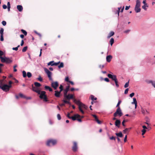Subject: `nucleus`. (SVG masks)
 Masks as SVG:
<instances>
[{
  "mask_svg": "<svg viewBox=\"0 0 155 155\" xmlns=\"http://www.w3.org/2000/svg\"><path fill=\"white\" fill-rule=\"evenodd\" d=\"M3 81V80H0V88L4 91H9L10 88L11 87L12 85H8L7 84H4Z\"/></svg>",
  "mask_w": 155,
  "mask_h": 155,
  "instance_id": "f257e3e1",
  "label": "nucleus"
},
{
  "mask_svg": "<svg viewBox=\"0 0 155 155\" xmlns=\"http://www.w3.org/2000/svg\"><path fill=\"white\" fill-rule=\"evenodd\" d=\"M46 92L44 91H40V93L38 94H40L39 97L40 99H43L45 102H47L48 101L46 95L45 94Z\"/></svg>",
  "mask_w": 155,
  "mask_h": 155,
  "instance_id": "f03ea898",
  "label": "nucleus"
},
{
  "mask_svg": "<svg viewBox=\"0 0 155 155\" xmlns=\"http://www.w3.org/2000/svg\"><path fill=\"white\" fill-rule=\"evenodd\" d=\"M1 61L2 63H5L7 64H9L12 62V58H9L5 57L3 58L2 56H0Z\"/></svg>",
  "mask_w": 155,
  "mask_h": 155,
  "instance_id": "7ed1b4c3",
  "label": "nucleus"
},
{
  "mask_svg": "<svg viewBox=\"0 0 155 155\" xmlns=\"http://www.w3.org/2000/svg\"><path fill=\"white\" fill-rule=\"evenodd\" d=\"M57 141L55 140L50 139L48 140L47 142V145L48 146H51L54 145L56 144Z\"/></svg>",
  "mask_w": 155,
  "mask_h": 155,
  "instance_id": "20e7f679",
  "label": "nucleus"
},
{
  "mask_svg": "<svg viewBox=\"0 0 155 155\" xmlns=\"http://www.w3.org/2000/svg\"><path fill=\"white\" fill-rule=\"evenodd\" d=\"M44 71L48 75V76L49 78V80H52V79L51 78V72L49 71L48 69L46 68H45Z\"/></svg>",
  "mask_w": 155,
  "mask_h": 155,
  "instance_id": "39448f33",
  "label": "nucleus"
},
{
  "mask_svg": "<svg viewBox=\"0 0 155 155\" xmlns=\"http://www.w3.org/2000/svg\"><path fill=\"white\" fill-rule=\"evenodd\" d=\"M44 71L48 75V76L49 78V80H52V79L51 78V72L49 71L48 69L46 68H45Z\"/></svg>",
  "mask_w": 155,
  "mask_h": 155,
  "instance_id": "423d86ee",
  "label": "nucleus"
},
{
  "mask_svg": "<svg viewBox=\"0 0 155 155\" xmlns=\"http://www.w3.org/2000/svg\"><path fill=\"white\" fill-rule=\"evenodd\" d=\"M67 116L68 118H71L73 120H76L77 118L80 117V115L78 114H75L74 116L71 117L70 116V113H68Z\"/></svg>",
  "mask_w": 155,
  "mask_h": 155,
  "instance_id": "0eeeda50",
  "label": "nucleus"
},
{
  "mask_svg": "<svg viewBox=\"0 0 155 155\" xmlns=\"http://www.w3.org/2000/svg\"><path fill=\"white\" fill-rule=\"evenodd\" d=\"M117 115H118L120 116H121L122 115V113L120 107H119L117 110L116 112L114 113V116L116 117Z\"/></svg>",
  "mask_w": 155,
  "mask_h": 155,
  "instance_id": "6e6552de",
  "label": "nucleus"
},
{
  "mask_svg": "<svg viewBox=\"0 0 155 155\" xmlns=\"http://www.w3.org/2000/svg\"><path fill=\"white\" fill-rule=\"evenodd\" d=\"M74 102L76 103L79 107H85V105L81 102L79 100H77L76 99H74Z\"/></svg>",
  "mask_w": 155,
  "mask_h": 155,
  "instance_id": "1a4fd4ad",
  "label": "nucleus"
},
{
  "mask_svg": "<svg viewBox=\"0 0 155 155\" xmlns=\"http://www.w3.org/2000/svg\"><path fill=\"white\" fill-rule=\"evenodd\" d=\"M51 86L54 90H56L58 86V82H53L51 83Z\"/></svg>",
  "mask_w": 155,
  "mask_h": 155,
  "instance_id": "9d476101",
  "label": "nucleus"
},
{
  "mask_svg": "<svg viewBox=\"0 0 155 155\" xmlns=\"http://www.w3.org/2000/svg\"><path fill=\"white\" fill-rule=\"evenodd\" d=\"M16 98L17 99H18L19 98V97L27 99H30V98H27L23 94L21 93H20L18 95H16L15 96Z\"/></svg>",
  "mask_w": 155,
  "mask_h": 155,
  "instance_id": "9b49d317",
  "label": "nucleus"
},
{
  "mask_svg": "<svg viewBox=\"0 0 155 155\" xmlns=\"http://www.w3.org/2000/svg\"><path fill=\"white\" fill-rule=\"evenodd\" d=\"M107 76L109 78L111 79L113 81H114L117 79V76L116 75H112L110 74H108Z\"/></svg>",
  "mask_w": 155,
  "mask_h": 155,
  "instance_id": "f8f14e48",
  "label": "nucleus"
},
{
  "mask_svg": "<svg viewBox=\"0 0 155 155\" xmlns=\"http://www.w3.org/2000/svg\"><path fill=\"white\" fill-rule=\"evenodd\" d=\"M90 98L92 100V101L91 102V104H93L94 103H96V101L97 100V98L96 97H95L94 95H91L90 96Z\"/></svg>",
  "mask_w": 155,
  "mask_h": 155,
  "instance_id": "ddd939ff",
  "label": "nucleus"
},
{
  "mask_svg": "<svg viewBox=\"0 0 155 155\" xmlns=\"http://www.w3.org/2000/svg\"><path fill=\"white\" fill-rule=\"evenodd\" d=\"M32 87L33 91L36 92L38 94H39L40 91L38 89L37 87L34 86L33 84L32 85Z\"/></svg>",
  "mask_w": 155,
  "mask_h": 155,
  "instance_id": "4468645a",
  "label": "nucleus"
},
{
  "mask_svg": "<svg viewBox=\"0 0 155 155\" xmlns=\"http://www.w3.org/2000/svg\"><path fill=\"white\" fill-rule=\"evenodd\" d=\"M64 96L65 98L68 100L73 99V95L72 94H68L67 95V94H66V95H64Z\"/></svg>",
  "mask_w": 155,
  "mask_h": 155,
  "instance_id": "2eb2a0df",
  "label": "nucleus"
},
{
  "mask_svg": "<svg viewBox=\"0 0 155 155\" xmlns=\"http://www.w3.org/2000/svg\"><path fill=\"white\" fill-rule=\"evenodd\" d=\"M78 149L77 143L76 142H74V145L72 147V149L73 151L75 152L77 151Z\"/></svg>",
  "mask_w": 155,
  "mask_h": 155,
  "instance_id": "dca6fc26",
  "label": "nucleus"
},
{
  "mask_svg": "<svg viewBox=\"0 0 155 155\" xmlns=\"http://www.w3.org/2000/svg\"><path fill=\"white\" fill-rule=\"evenodd\" d=\"M142 112L143 114H147L149 113V111L146 109L141 108Z\"/></svg>",
  "mask_w": 155,
  "mask_h": 155,
  "instance_id": "f3484780",
  "label": "nucleus"
},
{
  "mask_svg": "<svg viewBox=\"0 0 155 155\" xmlns=\"http://www.w3.org/2000/svg\"><path fill=\"white\" fill-rule=\"evenodd\" d=\"M112 58V56L111 55H109L108 56H107L106 57V60L108 62H109L110 61L111 59Z\"/></svg>",
  "mask_w": 155,
  "mask_h": 155,
  "instance_id": "a211bd4d",
  "label": "nucleus"
},
{
  "mask_svg": "<svg viewBox=\"0 0 155 155\" xmlns=\"http://www.w3.org/2000/svg\"><path fill=\"white\" fill-rule=\"evenodd\" d=\"M79 110L83 114L84 113V110L87 109L86 107H79Z\"/></svg>",
  "mask_w": 155,
  "mask_h": 155,
  "instance_id": "6ab92c4d",
  "label": "nucleus"
},
{
  "mask_svg": "<svg viewBox=\"0 0 155 155\" xmlns=\"http://www.w3.org/2000/svg\"><path fill=\"white\" fill-rule=\"evenodd\" d=\"M70 88V86L69 85L67 86L65 89L64 90V95H66L67 94L68 91H69Z\"/></svg>",
  "mask_w": 155,
  "mask_h": 155,
  "instance_id": "aec40b11",
  "label": "nucleus"
},
{
  "mask_svg": "<svg viewBox=\"0 0 155 155\" xmlns=\"http://www.w3.org/2000/svg\"><path fill=\"white\" fill-rule=\"evenodd\" d=\"M140 0H137L136 1V5L135 7H140Z\"/></svg>",
  "mask_w": 155,
  "mask_h": 155,
  "instance_id": "412c9836",
  "label": "nucleus"
},
{
  "mask_svg": "<svg viewBox=\"0 0 155 155\" xmlns=\"http://www.w3.org/2000/svg\"><path fill=\"white\" fill-rule=\"evenodd\" d=\"M114 34V31H111L109 34L107 36V38L108 39L110 38L111 37L113 36Z\"/></svg>",
  "mask_w": 155,
  "mask_h": 155,
  "instance_id": "4be33fe9",
  "label": "nucleus"
},
{
  "mask_svg": "<svg viewBox=\"0 0 155 155\" xmlns=\"http://www.w3.org/2000/svg\"><path fill=\"white\" fill-rule=\"evenodd\" d=\"M18 10L20 12H22L23 10V7L21 5H18L17 6Z\"/></svg>",
  "mask_w": 155,
  "mask_h": 155,
  "instance_id": "5701e85b",
  "label": "nucleus"
},
{
  "mask_svg": "<svg viewBox=\"0 0 155 155\" xmlns=\"http://www.w3.org/2000/svg\"><path fill=\"white\" fill-rule=\"evenodd\" d=\"M132 103L135 104V107H137V102L135 98L134 97L133 98V102H132Z\"/></svg>",
  "mask_w": 155,
  "mask_h": 155,
  "instance_id": "b1692460",
  "label": "nucleus"
},
{
  "mask_svg": "<svg viewBox=\"0 0 155 155\" xmlns=\"http://www.w3.org/2000/svg\"><path fill=\"white\" fill-rule=\"evenodd\" d=\"M45 88L46 90H48L50 91H53L52 89L48 86H45Z\"/></svg>",
  "mask_w": 155,
  "mask_h": 155,
  "instance_id": "393cba45",
  "label": "nucleus"
},
{
  "mask_svg": "<svg viewBox=\"0 0 155 155\" xmlns=\"http://www.w3.org/2000/svg\"><path fill=\"white\" fill-rule=\"evenodd\" d=\"M134 10L136 12L138 13L140 12L141 9L140 7H137V8H136V7H135Z\"/></svg>",
  "mask_w": 155,
  "mask_h": 155,
  "instance_id": "a878e982",
  "label": "nucleus"
},
{
  "mask_svg": "<svg viewBox=\"0 0 155 155\" xmlns=\"http://www.w3.org/2000/svg\"><path fill=\"white\" fill-rule=\"evenodd\" d=\"M60 92H59L58 91H55V94L54 95L57 97H58L60 96Z\"/></svg>",
  "mask_w": 155,
  "mask_h": 155,
  "instance_id": "bb28decb",
  "label": "nucleus"
},
{
  "mask_svg": "<svg viewBox=\"0 0 155 155\" xmlns=\"http://www.w3.org/2000/svg\"><path fill=\"white\" fill-rule=\"evenodd\" d=\"M120 123V120H117L115 121V125L117 127H119Z\"/></svg>",
  "mask_w": 155,
  "mask_h": 155,
  "instance_id": "cd10ccee",
  "label": "nucleus"
},
{
  "mask_svg": "<svg viewBox=\"0 0 155 155\" xmlns=\"http://www.w3.org/2000/svg\"><path fill=\"white\" fill-rule=\"evenodd\" d=\"M34 85L37 87H40L41 85L40 83L37 82H35L34 83Z\"/></svg>",
  "mask_w": 155,
  "mask_h": 155,
  "instance_id": "c85d7f7f",
  "label": "nucleus"
},
{
  "mask_svg": "<svg viewBox=\"0 0 155 155\" xmlns=\"http://www.w3.org/2000/svg\"><path fill=\"white\" fill-rule=\"evenodd\" d=\"M131 127L129 128H126L123 131V133H126L128 132L129 130L131 129Z\"/></svg>",
  "mask_w": 155,
  "mask_h": 155,
  "instance_id": "c756f323",
  "label": "nucleus"
},
{
  "mask_svg": "<svg viewBox=\"0 0 155 155\" xmlns=\"http://www.w3.org/2000/svg\"><path fill=\"white\" fill-rule=\"evenodd\" d=\"M116 134L118 137H123V134L121 132L116 133Z\"/></svg>",
  "mask_w": 155,
  "mask_h": 155,
  "instance_id": "7c9ffc66",
  "label": "nucleus"
},
{
  "mask_svg": "<svg viewBox=\"0 0 155 155\" xmlns=\"http://www.w3.org/2000/svg\"><path fill=\"white\" fill-rule=\"evenodd\" d=\"M69 102L68 101L64 100L63 101V103L61 104L60 105L63 106L64 105V104H69Z\"/></svg>",
  "mask_w": 155,
  "mask_h": 155,
  "instance_id": "2f4dec72",
  "label": "nucleus"
},
{
  "mask_svg": "<svg viewBox=\"0 0 155 155\" xmlns=\"http://www.w3.org/2000/svg\"><path fill=\"white\" fill-rule=\"evenodd\" d=\"M22 75L23 78H25L27 77V74L26 72L25 71H23L22 72Z\"/></svg>",
  "mask_w": 155,
  "mask_h": 155,
  "instance_id": "473e14b6",
  "label": "nucleus"
},
{
  "mask_svg": "<svg viewBox=\"0 0 155 155\" xmlns=\"http://www.w3.org/2000/svg\"><path fill=\"white\" fill-rule=\"evenodd\" d=\"M114 42V39L113 38H111L110 40V44L112 46V45L113 44Z\"/></svg>",
  "mask_w": 155,
  "mask_h": 155,
  "instance_id": "72a5a7b5",
  "label": "nucleus"
},
{
  "mask_svg": "<svg viewBox=\"0 0 155 155\" xmlns=\"http://www.w3.org/2000/svg\"><path fill=\"white\" fill-rule=\"evenodd\" d=\"M64 66V64L63 62H61L60 64L58 66V68H63Z\"/></svg>",
  "mask_w": 155,
  "mask_h": 155,
  "instance_id": "f704fd0d",
  "label": "nucleus"
},
{
  "mask_svg": "<svg viewBox=\"0 0 155 155\" xmlns=\"http://www.w3.org/2000/svg\"><path fill=\"white\" fill-rule=\"evenodd\" d=\"M27 76L28 78H30L32 76V74L30 72H28L27 73Z\"/></svg>",
  "mask_w": 155,
  "mask_h": 155,
  "instance_id": "c9c22d12",
  "label": "nucleus"
},
{
  "mask_svg": "<svg viewBox=\"0 0 155 155\" xmlns=\"http://www.w3.org/2000/svg\"><path fill=\"white\" fill-rule=\"evenodd\" d=\"M7 7L8 9V11H9L10 10V8H11L10 4L9 2H8L7 3Z\"/></svg>",
  "mask_w": 155,
  "mask_h": 155,
  "instance_id": "e433bc0d",
  "label": "nucleus"
},
{
  "mask_svg": "<svg viewBox=\"0 0 155 155\" xmlns=\"http://www.w3.org/2000/svg\"><path fill=\"white\" fill-rule=\"evenodd\" d=\"M21 31L22 33L24 34L26 36L27 35V33L25 30L23 29H21Z\"/></svg>",
  "mask_w": 155,
  "mask_h": 155,
  "instance_id": "4c0bfd02",
  "label": "nucleus"
},
{
  "mask_svg": "<svg viewBox=\"0 0 155 155\" xmlns=\"http://www.w3.org/2000/svg\"><path fill=\"white\" fill-rule=\"evenodd\" d=\"M4 29L2 28H1L0 30V33L1 35H3V32H4Z\"/></svg>",
  "mask_w": 155,
  "mask_h": 155,
  "instance_id": "58836bf2",
  "label": "nucleus"
},
{
  "mask_svg": "<svg viewBox=\"0 0 155 155\" xmlns=\"http://www.w3.org/2000/svg\"><path fill=\"white\" fill-rule=\"evenodd\" d=\"M114 81L115 83V85H116V87H119V84H118V81L117 80H117H115Z\"/></svg>",
  "mask_w": 155,
  "mask_h": 155,
  "instance_id": "ea45409f",
  "label": "nucleus"
},
{
  "mask_svg": "<svg viewBox=\"0 0 155 155\" xmlns=\"http://www.w3.org/2000/svg\"><path fill=\"white\" fill-rule=\"evenodd\" d=\"M28 47L27 46H25L24 47L22 50L23 52H25L27 49Z\"/></svg>",
  "mask_w": 155,
  "mask_h": 155,
  "instance_id": "a19ab883",
  "label": "nucleus"
},
{
  "mask_svg": "<svg viewBox=\"0 0 155 155\" xmlns=\"http://www.w3.org/2000/svg\"><path fill=\"white\" fill-rule=\"evenodd\" d=\"M145 81L148 84H152L153 82V81L151 80H147Z\"/></svg>",
  "mask_w": 155,
  "mask_h": 155,
  "instance_id": "79ce46f5",
  "label": "nucleus"
},
{
  "mask_svg": "<svg viewBox=\"0 0 155 155\" xmlns=\"http://www.w3.org/2000/svg\"><path fill=\"white\" fill-rule=\"evenodd\" d=\"M129 81H128L127 83H126L124 86V87L125 88H126L128 87L129 86Z\"/></svg>",
  "mask_w": 155,
  "mask_h": 155,
  "instance_id": "37998d69",
  "label": "nucleus"
},
{
  "mask_svg": "<svg viewBox=\"0 0 155 155\" xmlns=\"http://www.w3.org/2000/svg\"><path fill=\"white\" fill-rule=\"evenodd\" d=\"M20 47V45H18L17 47L15 48H13L12 49L13 50H15V51H17L18 50V48Z\"/></svg>",
  "mask_w": 155,
  "mask_h": 155,
  "instance_id": "c03bdc74",
  "label": "nucleus"
},
{
  "mask_svg": "<svg viewBox=\"0 0 155 155\" xmlns=\"http://www.w3.org/2000/svg\"><path fill=\"white\" fill-rule=\"evenodd\" d=\"M37 79L40 81H42L43 79L40 76H39L38 78H37Z\"/></svg>",
  "mask_w": 155,
  "mask_h": 155,
  "instance_id": "a18cd8bd",
  "label": "nucleus"
},
{
  "mask_svg": "<svg viewBox=\"0 0 155 155\" xmlns=\"http://www.w3.org/2000/svg\"><path fill=\"white\" fill-rule=\"evenodd\" d=\"M54 62V61H51L48 63V65L49 66L51 65V66H53L52 64Z\"/></svg>",
  "mask_w": 155,
  "mask_h": 155,
  "instance_id": "49530a36",
  "label": "nucleus"
},
{
  "mask_svg": "<svg viewBox=\"0 0 155 155\" xmlns=\"http://www.w3.org/2000/svg\"><path fill=\"white\" fill-rule=\"evenodd\" d=\"M95 120L98 124H101V122L99 121L97 118V117H96L95 119Z\"/></svg>",
  "mask_w": 155,
  "mask_h": 155,
  "instance_id": "de8ad7c7",
  "label": "nucleus"
},
{
  "mask_svg": "<svg viewBox=\"0 0 155 155\" xmlns=\"http://www.w3.org/2000/svg\"><path fill=\"white\" fill-rule=\"evenodd\" d=\"M17 67V66L16 64L13 67L14 68V72H16L17 71V70L15 68Z\"/></svg>",
  "mask_w": 155,
  "mask_h": 155,
  "instance_id": "09e8293b",
  "label": "nucleus"
},
{
  "mask_svg": "<svg viewBox=\"0 0 155 155\" xmlns=\"http://www.w3.org/2000/svg\"><path fill=\"white\" fill-rule=\"evenodd\" d=\"M147 5L144 4V5L142 6V8L145 10H147V8H146V6L148 7V6Z\"/></svg>",
  "mask_w": 155,
  "mask_h": 155,
  "instance_id": "8fccbe9b",
  "label": "nucleus"
},
{
  "mask_svg": "<svg viewBox=\"0 0 155 155\" xmlns=\"http://www.w3.org/2000/svg\"><path fill=\"white\" fill-rule=\"evenodd\" d=\"M60 63V61H59L58 62H57V63H55V62H54L52 64L53 65V66L54 65H55V66H57L58 65V64Z\"/></svg>",
  "mask_w": 155,
  "mask_h": 155,
  "instance_id": "3c124183",
  "label": "nucleus"
},
{
  "mask_svg": "<svg viewBox=\"0 0 155 155\" xmlns=\"http://www.w3.org/2000/svg\"><path fill=\"white\" fill-rule=\"evenodd\" d=\"M122 101L120 100H119L118 101V103L117 104L116 107H119L120 104V103H121Z\"/></svg>",
  "mask_w": 155,
  "mask_h": 155,
  "instance_id": "603ef678",
  "label": "nucleus"
},
{
  "mask_svg": "<svg viewBox=\"0 0 155 155\" xmlns=\"http://www.w3.org/2000/svg\"><path fill=\"white\" fill-rule=\"evenodd\" d=\"M65 81L68 82H69L70 81L69 80V78L68 77H66L65 79Z\"/></svg>",
  "mask_w": 155,
  "mask_h": 155,
  "instance_id": "864d4df0",
  "label": "nucleus"
},
{
  "mask_svg": "<svg viewBox=\"0 0 155 155\" xmlns=\"http://www.w3.org/2000/svg\"><path fill=\"white\" fill-rule=\"evenodd\" d=\"M57 118L58 120H60L61 119V116L60 114H58L57 115Z\"/></svg>",
  "mask_w": 155,
  "mask_h": 155,
  "instance_id": "5fc2aeb1",
  "label": "nucleus"
},
{
  "mask_svg": "<svg viewBox=\"0 0 155 155\" xmlns=\"http://www.w3.org/2000/svg\"><path fill=\"white\" fill-rule=\"evenodd\" d=\"M141 131L142 132V135H143L145 134L146 132V130L145 129H143Z\"/></svg>",
  "mask_w": 155,
  "mask_h": 155,
  "instance_id": "6e6d98bb",
  "label": "nucleus"
},
{
  "mask_svg": "<svg viewBox=\"0 0 155 155\" xmlns=\"http://www.w3.org/2000/svg\"><path fill=\"white\" fill-rule=\"evenodd\" d=\"M2 23L3 25L5 26L6 24V22L5 21H2Z\"/></svg>",
  "mask_w": 155,
  "mask_h": 155,
  "instance_id": "4d7b16f0",
  "label": "nucleus"
},
{
  "mask_svg": "<svg viewBox=\"0 0 155 155\" xmlns=\"http://www.w3.org/2000/svg\"><path fill=\"white\" fill-rule=\"evenodd\" d=\"M3 66H4V65L3 64L0 63V73H2V71L1 68Z\"/></svg>",
  "mask_w": 155,
  "mask_h": 155,
  "instance_id": "13d9d810",
  "label": "nucleus"
},
{
  "mask_svg": "<svg viewBox=\"0 0 155 155\" xmlns=\"http://www.w3.org/2000/svg\"><path fill=\"white\" fill-rule=\"evenodd\" d=\"M59 89L61 90V91H62L63 90V86L62 85H61L59 87Z\"/></svg>",
  "mask_w": 155,
  "mask_h": 155,
  "instance_id": "bf43d9fd",
  "label": "nucleus"
},
{
  "mask_svg": "<svg viewBox=\"0 0 155 155\" xmlns=\"http://www.w3.org/2000/svg\"><path fill=\"white\" fill-rule=\"evenodd\" d=\"M128 91V88H127L125 89L124 91V94H127Z\"/></svg>",
  "mask_w": 155,
  "mask_h": 155,
  "instance_id": "052dcab7",
  "label": "nucleus"
},
{
  "mask_svg": "<svg viewBox=\"0 0 155 155\" xmlns=\"http://www.w3.org/2000/svg\"><path fill=\"white\" fill-rule=\"evenodd\" d=\"M0 40L1 41H3L4 40V38L3 37V35H1Z\"/></svg>",
  "mask_w": 155,
  "mask_h": 155,
  "instance_id": "680f3d73",
  "label": "nucleus"
},
{
  "mask_svg": "<svg viewBox=\"0 0 155 155\" xmlns=\"http://www.w3.org/2000/svg\"><path fill=\"white\" fill-rule=\"evenodd\" d=\"M2 7L4 9H6L7 8V6L5 5H3Z\"/></svg>",
  "mask_w": 155,
  "mask_h": 155,
  "instance_id": "e2e57ef3",
  "label": "nucleus"
},
{
  "mask_svg": "<svg viewBox=\"0 0 155 155\" xmlns=\"http://www.w3.org/2000/svg\"><path fill=\"white\" fill-rule=\"evenodd\" d=\"M127 135H126L124 139V142H126L127 141Z\"/></svg>",
  "mask_w": 155,
  "mask_h": 155,
  "instance_id": "0e129e2a",
  "label": "nucleus"
},
{
  "mask_svg": "<svg viewBox=\"0 0 155 155\" xmlns=\"http://www.w3.org/2000/svg\"><path fill=\"white\" fill-rule=\"evenodd\" d=\"M134 95V93H132L131 94H130V96L131 97H132Z\"/></svg>",
  "mask_w": 155,
  "mask_h": 155,
  "instance_id": "69168bd1",
  "label": "nucleus"
},
{
  "mask_svg": "<svg viewBox=\"0 0 155 155\" xmlns=\"http://www.w3.org/2000/svg\"><path fill=\"white\" fill-rule=\"evenodd\" d=\"M110 140H115V137H114L113 136H112L111 137H110Z\"/></svg>",
  "mask_w": 155,
  "mask_h": 155,
  "instance_id": "338daca9",
  "label": "nucleus"
},
{
  "mask_svg": "<svg viewBox=\"0 0 155 155\" xmlns=\"http://www.w3.org/2000/svg\"><path fill=\"white\" fill-rule=\"evenodd\" d=\"M152 84L153 86L155 88V81H153V82L152 83Z\"/></svg>",
  "mask_w": 155,
  "mask_h": 155,
  "instance_id": "774afa93",
  "label": "nucleus"
}]
</instances>
